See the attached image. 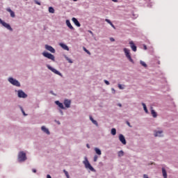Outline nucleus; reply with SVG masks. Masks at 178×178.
Instances as JSON below:
<instances>
[{
  "mask_svg": "<svg viewBox=\"0 0 178 178\" xmlns=\"http://www.w3.org/2000/svg\"><path fill=\"white\" fill-rule=\"evenodd\" d=\"M47 178H52V177H51V175H47Z\"/></svg>",
  "mask_w": 178,
  "mask_h": 178,
  "instance_id": "nucleus-48",
  "label": "nucleus"
},
{
  "mask_svg": "<svg viewBox=\"0 0 178 178\" xmlns=\"http://www.w3.org/2000/svg\"><path fill=\"white\" fill-rule=\"evenodd\" d=\"M58 112L60 113L62 116H63V111H62V109H59Z\"/></svg>",
  "mask_w": 178,
  "mask_h": 178,
  "instance_id": "nucleus-39",
  "label": "nucleus"
},
{
  "mask_svg": "<svg viewBox=\"0 0 178 178\" xmlns=\"http://www.w3.org/2000/svg\"><path fill=\"white\" fill-rule=\"evenodd\" d=\"M143 178H149V177H148V175H147L146 174H144L143 175Z\"/></svg>",
  "mask_w": 178,
  "mask_h": 178,
  "instance_id": "nucleus-46",
  "label": "nucleus"
},
{
  "mask_svg": "<svg viewBox=\"0 0 178 178\" xmlns=\"http://www.w3.org/2000/svg\"><path fill=\"white\" fill-rule=\"evenodd\" d=\"M120 143H122V144H123V145H126V144H127V142L126 141V138H124V136L122 134H120L119 135V137H118Z\"/></svg>",
  "mask_w": 178,
  "mask_h": 178,
  "instance_id": "nucleus-11",
  "label": "nucleus"
},
{
  "mask_svg": "<svg viewBox=\"0 0 178 178\" xmlns=\"http://www.w3.org/2000/svg\"><path fill=\"white\" fill-rule=\"evenodd\" d=\"M127 126H129V127H131V125L130 124L129 121H127Z\"/></svg>",
  "mask_w": 178,
  "mask_h": 178,
  "instance_id": "nucleus-45",
  "label": "nucleus"
},
{
  "mask_svg": "<svg viewBox=\"0 0 178 178\" xmlns=\"http://www.w3.org/2000/svg\"><path fill=\"white\" fill-rule=\"evenodd\" d=\"M153 133H154L153 136L154 137H159V138L163 137V131H162V130L155 129V130L153 131Z\"/></svg>",
  "mask_w": 178,
  "mask_h": 178,
  "instance_id": "nucleus-9",
  "label": "nucleus"
},
{
  "mask_svg": "<svg viewBox=\"0 0 178 178\" xmlns=\"http://www.w3.org/2000/svg\"><path fill=\"white\" fill-rule=\"evenodd\" d=\"M59 45L63 48V49H65V51H69V47H67L65 43H59Z\"/></svg>",
  "mask_w": 178,
  "mask_h": 178,
  "instance_id": "nucleus-21",
  "label": "nucleus"
},
{
  "mask_svg": "<svg viewBox=\"0 0 178 178\" xmlns=\"http://www.w3.org/2000/svg\"><path fill=\"white\" fill-rule=\"evenodd\" d=\"M104 83H105V84H106V86H109V84H111L110 83H109V81H108V80H106V79H104Z\"/></svg>",
  "mask_w": 178,
  "mask_h": 178,
  "instance_id": "nucleus-37",
  "label": "nucleus"
},
{
  "mask_svg": "<svg viewBox=\"0 0 178 178\" xmlns=\"http://www.w3.org/2000/svg\"><path fill=\"white\" fill-rule=\"evenodd\" d=\"M42 55L44 58H47V59H49L50 60H52V62H55V56H54V54H52L48 51H43L42 53Z\"/></svg>",
  "mask_w": 178,
  "mask_h": 178,
  "instance_id": "nucleus-4",
  "label": "nucleus"
},
{
  "mask_svg": "<svg viewBox=\"0 0 178 178\" xmlns=\"http://www.w3.org/2000/svg\"><path fill=\"white\" fill-rule=\"evenodd\" d=\"M113 2H118V0H112Z\"/></svg>",
  "mask_w": 178,
  "mask_h": 178,
  "instance_id": "nucleus-52",
  "label": "nucleus"
},
{
  "mask_svg": "<svg viewBox=\"0 0 178 178\" xmlns=\"http://www.w3.org/2000/svg\"><path fill=\"white\" fill-rule=\"evenodd\" d=\"M73 1H74V2H77L78 0H73Z\"/></svg>",
  "mask_w": 178,
  "mask_h": 178,
  "instance_id": "nucleus-53",
  "label": "nucleus"
},
{
  "mask_svg": "<svg viewBox=\"0 0 178 178\" xmlns=\"http://www.w3.org/2000/svg\"><path fill=\"white\" fill-rule=\"evenodd\" d=\"M111 91H112V94H116V90H115V88H112Z\"/></svg>",
  "mask_w": 178,
  "mask_h": 178,
  "instance_id": "nucleus-38",
  "label": "nucleus"
},
{
  "mask_svg": "<svg viewBox=\"0 0 178 178\" xmlns=\"http://www.w3.org/2000/svg\"><path fill=\"white\" fill-rule=\"evenodd\" d=\"M65 23L70 30H74V28L73 27V26H72V24L70 23V21L69 19H67Z\"/></svg>",
  "mask_w": 178,
  "mask_h": 178,
  "instance_id": "nucleus-20",
  "label": "nucleus"
},
{
  "mask_svg": "<svg viewBox=\"0 0 178 178\" xmlns=\"http://www.w3.org/2000/svg\"><path fill=\"white\" fill-rule=\"evenodd\" d=\"M83 49L85 52H86V54H88V55H91V52H90V51H88V49H87L86 47H83Z\"/></svg>",
  "mask_w": 178,
  "mask_h": 178,
  "instance_id": "nucleus-33",
  "label": "nucleus"
},
{
  "mask_svg": "<svg viewBox=\"0 0 178 178\" xmlns=\"http://www.w3.org/2000/svg\"><path fill=\"white\" fill-rule=\"evenodd\" d=\"M94 162H97L98 161V156L95 155L93 159Z\"/></svg>",
  "mask_w": 178,
  "mask_h": 178,
  "instance_id": "nucleus-35",
  "label": "nucleus"
},
{
  "mask_svg": "<svg viewBox=\"0 0 178 178\" xmlns=\"http://www.w3.org/2000/svg\"><path fill=\"white\" fill-rule=\"evenodd\" d=\"M46 67H47V69H49V70H51V72H52V73H54V74H57L58 76H60V77H63V75L62 74V73H60V72H59L56 69L52 67V66H51L50 65L47 64Z\"/></svg>",
  "mask_w": 178,
  "mask_h": 178,
  "instance_id": "nucleus-5",
  "label": "nucleus"
},
{
  "mask_svg": "<svg viewBox=\"0 0 178 178\" xmlns=\"http://www.w3.org/2000/svg\"><path fill=\"white\" fill-rule=\"evenodd\" d=\"M49 13H55V9L54 8V7H49Z\"/></svg>",
  "mask_w": 178,
  "mask_h": 178,
  "instance_id": "nucleus-28",
  "label": "nucleus"
},
{
  "mask_svg": "<svg viewBox=\"0 0 178 178\" xmlns=\"http://www.w3.org/2000/svg\"><path fill=\"white\" fill-rule=\"evenodd\" d=\"M118 106H120V108H122V104L120 103V104H118Z\"/></svg>",
  "mask_w": 178,
  "mask_h": 178,
  "instance_id": "nucleus-50",
  "label": "nucleus"
},
{
  "mask_svg": "<svg viewBox=\"0 0 178 178\" xmlns=\"http://www.w3.org/2000/svg\"><path fill=\"white\" fill-rule=\"evenodd\" d=\"M64 58L66 59V60H67V62L69 63H73V60H72V59H70L69 57H67V56H64Z\"/></svg>",
  "mask_w": 178,
  "mask_h": 178,
  "instance_id": "nucleus-27",
  "label": "nucleus"
},
{
  "mask_svg": "<svg viewBox=\"0 0 178 178\" xmlns=\"http://www.w3.org/2000/svg\"><path fill=\"white\" fill-rule=\"evenodd\" d=\"M89 119L90 120V122H92V123L93 124H95V126H96L97 127H98V122H97V120H94V118H92V116L90 115Z\"/></svg>",
  "mask_w": 178,
  "mask_h": 178,
  "instance_id": "nucleus-18",
  "label": "nucleus"
},
{
  "mask_svg": "<svg viewBox=\"0 0 178 178\" xmlns=\"http://www.w3.org/2000/svg\"><path fill=\"white\" fill-rule=\"evenodd\" d=\"M110 41H111V42H115V38H111Z\"/></svg>",
  "mask_w": 178,
  "mask_h": 178,
  "instance_id": "nucleus-42",
  "label": "nucleus"
},
{
  "mask_svg": "<svg viewBox=\"0 0 178 178\" xmlns=\"http://www.w3.org/2000/svg\"><path fill=\"white\" fill-rule=\"evenodd\" d=\"M86 147H87V148H88V149L90 148V145H88V144H86Z\"/></svg>",
  "mask_w": 178,
  "mask_h": 178,
  "instance_id": "nucleus-49",
  "label": "nucleus"
},
{
  "mask_svg": "<svg viewBox=\"0 0 178 178\" xmlns=\"http://www.w3.org/2000/svg\"><path fill=\"white\" fill-rule=\"evenodd\" d=\"M17 160L18 162H26V161H27V155L26 154V152H24V151H20L18 153V156H17Z\"/></svg>",
  "mask_w": 178,
  "mask_h": 178,
  "instance_id": "nucleus-3",
  "label": "nucleus"
},
{
  "mask_svg": "<svg viewBox=\"0 0 178 178\" xmlns=\"http://www.w3.org/2000/svg\"><path fill=\"white\" fill-rule=\"evenodd\" d=\"M65 108H70V105L72 104V100L69 99H65L63 102Z\"/></svg>",
  "mask_w": 178,
  "mask_h": 178,
  "instance_id": "nucleus-12",
  "label": "nucleus"
},
{
  "mask_svg": "<svg viewBox=\"0 0 178 178\" xmlns=\"http://www.w3.org/2000/svg\"><path fill=\"white\" fill-rule=\"evenodd\" d=\"M83 163L87 170H90V172H93L95 173V172H97V170H95V168L92 167V165H91V163H90V161H88V159H87V157H84V161H83Z\"/></svg>",
  "mask_w": 178,
  "mask_h": 178,
  "instance_id": "nucleus-1",
  "label": "nucleus"
},
{
  "mask_svg": "<svg viewBox=\"0 0 178 178\" xmlns=\"http://www.w3.org/2000/svg\"><path fill=\"white\" fill-rule=\"evenodd\" d=\"M0 24L3 26V27H5L7 30L9 31H13V29L12 26H10V24L5 22V21L2 20V19L0 18Z\"/></svg>",
  "mask_w": 178,
  "mask_h": 178,
  "instance_id": "nucleus-8",
  "label": "nucleus"
},
{
  "mask_svg": "<svg viewBox=\"0 0 178 178\" xmlns=\"http://www.w3.org/2000/svg\"><path fill=\"white\" fill-rule=\"evenodd\" d=\"M55 104H56V105H57V106L59 107L60 109H66L65 106H63V104L60 103V102H59L58 100L56 101Z\"/></svg>",
  "mask_w": 178,
  "mask_h": 178,
  "instance_id": "nucleus-16",
  "label": "nucleus"
},
{
  "mask_svg": "<svg viewBox=\"0 0 178 178\" xmlns=\"http://www.w3.org/2000/svg\"><path fill=\"white\" fill-rule=\"evenodd\" d=\"M123 51L125 54L126 58H128L129 62H131V63H134V60H133V58H131V55H130V50L127 48H124Z\"/></svg>",
  "mask_w": 178,
  "mask_h": 178,
  "instance_id": "nucleus-6",
  "label": "nucleus"
},
{
  "mask_svg": "<svg viewBox=\"0 0 178 178\" xmlns=\"http://www.w3.org/2000/svg\"><path fill=\"white\" fill-rule=\"evenodd\" d=\"M162 174L163 178H168V172H166L165 168H162Z\"/></svg>",
  "mask_w": 178,
  "mask_h": 178,
  "instance_id": "nucleus-23",
  "label": "nucleus"
},
{
  "mask_svg": "<svg viewBox=\"0 0 178 178\" xmlns=\"http://www.w3.org/2000/svg\"><path fill=\"white\" fill-rule=\"evenodd\" d=\"M118 88H119L120 90H124L125 86H124V85H122V84H120V83H118Z\"/></svg>",
  "mask_w": 178,
  "mask_h": 178,
  "instance_id": "nucleus-30",
  "label": "nucleus"
},
{
  "mask_svg": "<svg viewBox=\"0 0 178 178\" xmlns=\"http://www.w3.org/2000/svg\"><path fill=\"white\" fill-rule=\"evenodd\" d=\"M129 45H130L132 51H134V52L137 51V46H136V44H134V42H133V40L129 42Z\"/></svg>",
  "mask_w": 178,
  "mask_h": 178,
  "instance_id": "nucleus-13",
  "label": "nucleus"
},
{
  "mask_svg": "<svg viewBox=\"0 0 178 178\" xmlns=\"http://www.w3.org/2000/svg\"><path fill=\"white\" fill-rule=\"evenodd\" d=\"M41 130H42V131H43V133H45L46 134H47V136H49V134H51L49 129L48 128H46L45 126H42Z\"/></svg>",
  "mask_w": 178,
  "mask_h": 178,
  "instance_id": "nucleus-14",
  "label": "nucleus"
},
{
  "mask_svg": "<svg viewBox=\"0 0 178 178\" xmlns=\"http://www.w3.org/2000/svg\"><path fill=\"white\" fill-rule=\"evenodd\" d=\"M6 11L8 12L10 14V16L12 17H16V15H15V12L10 9V8H6Z\"/></svg>",
  "mask_w": 178,
  "mask_h": 178,
  "instance_id": "nucleus-17",
  "label": "nucleus"
},
{
  "mask_svg": "<svg viewBox=\"0 0 178 178\" xmlns=\"http://www.w3.org/2000/svg\"><path fill=\"white\" fill-rule=\"evenodd\" d=\"M95 152L97 155H102V152L101 151V149L98 147L95 148Z\"/></svg>",
  "mask_w": 178,
  "mask_h": 178,
  "instance_id": "nucleus-24",
  "label": "nucleus"
},
{
  "mask_svg": "<svg viewBox=\"0 0 178 178\" xmlns=\"http://www.w3.org/2000/svg\"><path fill=\"white\" fill-rule=\"evenodd\" d=\"M152 165H154V163H152Z\"/></svg>",
  "mask_w": 178,
  "mask_h": 178,
  "instance_id": "nucleus-54",
  "label": "nucleus"
},
{
  "mask_svg": "<svg viewBox=\"0 0 178 178\" xmlns=\"http://www.w3.org/2000/svg\"><path fill=\"white\" fill-rule=\"evenodd\" d=\"M18 108H19L20 111H24L23 107L20 105H18Z\"/></svg>",
  "mask_w": 178,
  "mask_h": 178,
  "instance_id": "nucleus-43",
  "label": "nucleus"
},
{
  "mask_svg": "<svg viewBox=\"0 0 178 178\" xmlns=\"http://www.w3.org/2000/svg\"><path fill=\"white\" fill-rule=\"evenodd\" d=\"M111 134H112V136H116V129L115 128L111 129Z\"/></svg>",
  "mask_w": 178,
  "mask_h": 178,
  "instance_id": "nucleus-29",
  "label": "nucleus"
},
{
  "mask_svg": "<svg viewBox=\"0 0 178 178\" xmlns=\"http://www.w3.org/2000/svg\"><path fill=\"white\" fill-rule=\"evenodd\" d=\"M21 112L22 113L24 116H27V114L26 113V112H24V110H22Z\"/></svg>",
  "mask_w": 178,
  "mask_h": 178,
  "instance_id": "nucleus-40",
  "label": "nucleus"
},
{
  "mask_svg": "<svg viewBox=\"0 0 178 178\" xmlns=\"http://www.w3.org/2000/svg\"><path fill=\"white\" fill-rule=\"evenodd\" d=\"M32 172H33V173H37V170L33 169V170H32Z\"/></svg>",
  "mask_w": 178,
  "mask_h": 178,
  "instance_id": "nucleus-47",
  "label": "nucleus"
},
{
  "mask_svg": "<svg viewBox=\"0 0 178 178\" xmlns=\"http://www.w3.org/2000/svg\"><path fill=\"white\" fill-rule=\"evenodd\" d=\"M151 109V114L153 116V118H157L158 117V113L155 111V110H154L153 107L150 108Z\"/></svg>",
  "mask_w": 178,
  "mask_h": 178,
  "instance_id": "nucleus-19",
  "label": "nucleus"
},
{
  "mask_svg": "<svg viewBox=\"0 0 178 178\" xmlns=\"http://www.w3.org/2000/svg\"><path fill=\"white\" fill-rule=\"evenodd\" d=\"M118 155L119 158H122V156L124 155V152H123V150H120L118 152Z\"/></svg>",
  "mask_w": 178,
  "mask_h": 178,
  "instance_id": "nucleus-25",
  "label": "nucleus"
},
{
  "mask_svg": "<svg viewBox=\"0 0 178 178\" xmlns=\"http://www.w3.org/2000/svg\"><path fill=\"white\" fill-rule=\"evenodd\" d=\"M15 92H17L18 98L26 99L27 98V97H29V95H27V94H26V92H24L23 90H15Z\"/></svg>",
  "mask_w": 178,
  "mask_h": 178,
  "instance_id": "nucleus-7",
  "label": "nucleus"
},
{
  "mask_svg": "<svg viewBox=\"0 0 178 178\" xmlns=\"http://www.w3.org/2000/svg\"><path fill=\"white\" fill-rule=\"evenodd\" d=\"M72 21L76 26V27H81V24L76 17H72Z\"/></svg>",
  "mask_w": 178,
  "mask_h": 178,
  "instance_id": "nucleus-15",
  "label": "nucleus"
},
{
  "mask_svg": "<svg viewBox=\"0 0 178 178\" xmlns=\"http://www.w3.org/2000/svg\"><path fill=\"white\" fill-rule=\"evenodd\" d=\"M88 33H90V34H91L92 37H94V33H92V31H88Z\"/></svg>",
  "mask_w": 178,
  "mask_h": 178,
  "instance_id": "nucleus-44",
  "label": "nucleus"
},
{
  "mask_svg": "<svg viewBox=\"0 0 178 178\" xmlns=\"http://www.w3.org/2000/svg\"><path fill=\"white\" fill-rule=\"evenodd\" d=\"M8 83H10V84H11L12 86H14V87H22V84H20V82L17 81V79L12 76H9L8 78Z\"/></svg>",
  "mask_w": 178,
  "mask_h": 178,
  "instance_id": "nucleus-2",
  "label": "nucleus"
},
{
  "mask_svg": "<svg viewBox=\"0 0 178 178\" xmlns=\"http://www.w3.org/2000/svg\"><path fill=\"white\" fill-rule=\"evenodd\" d=\"M144 49H147V45H144Z\"/></svg>",
  "mask_w": 178,
  "mask_h": 178,
  "instance_id": "nucleus-51",
  "label": "nucleus"
},
{
  "mask_svg": "<svg viewBox=\"0 0 178 178\" xmlns=\"http://www.w3.org/2000/svg\"><path fill=\"white\" fill-rule=\"evenodd\" d=\"M105 22H106V23H108V24H110V26H111V27H113V29H114V30H116V27L115 26V25H113V24L112 23V22L111 21V19H106Z\"/></svg>",
  "mask_w": 178,
  "mask_h": 178,
  "instance_id": "nucleus-22",
  "label": "nucleus"
},
{
  "mask_svg": "<svg viewBox=\"0 0 178 178\" xmlns=\"http://www.w3.org/2000/svg\"><path fill=\"white\" fill-rule=\"evenodd\" d=\"M140 63L142 66H143V67H147V63H145V62L143 61V60H140Z\"/></svg>",
  "mask_w": 178,
  "mask_h": 178,
  "instance_id": "nucleus-31",
  "label": "nucleus"
},
{
  "mask_svg": "<svg viewBox=\"0 0 178 178\" xmlns=\"http://www.w3.org/2000/svg\"><path fill=\"white\" fill-rule=\"evenodd\" d=\"M142 106H143V110L145 113H148V109L147 108V105L145 103H142Z\"/></svg>",
  "mask_w": 178,
  "mask_h": 178,
  "instance_id": "nucleus-26",
  "label": "nucleus"
},
{
  "mask_svg": "<svg viewBox=\"0 0 178 178\" xmlns=\"http://www.w3.org/2000/svg\"><path fill=\"white\" fill-rule=\"evenodd\" d=\"M44 48H45V49H47V51H49L51 54H55V52H56V51L54 49V48L52 47V46H51V45L45 44Z\"/></svg>",
  "mask_w": 178,
  "mask_h": 178,
  "instance_id": "nucleus-10",
  "label": "nucleus"
},
{
  "mask_svg": "<svg viewBox=\"0 0 178 178\" xmlns=\"http://www.w3.org/2000/svg\"><path fill=\"white\" fill-rule=\"evenodd\" d=\"M63 173H65L67 178H70V176L69 175V172L66 170H63Z\"/></svg>",
  "mask_w": 178,
  "mask_h": 178,
  "instance_id": "nucleus-32",
  "label": "nucleus"
},
{
  "mask_svg": "<svg viewBox=\"0 0 178 178\" xmlns=\"http://www.w3.org/2000/svg\"><path fill=\"white\" fill-rule=\"evenodd\" d=\"M54 122H55V123H57V124L60 125V121L55 120Z\"/></svg>",
  "mask_w": 178,
  "mask_h": 178,
  "instance_id": "nucleus-41",
  "label": "nucleus"
},
{
  "mask_svg": "<svg viewBox=\"0 0 178 178\" xmlns=\"http://www.w3.org/2000/svg\"><path fill=\"white\" fill-rule=\"evenodd\" d=\"M49 94H51V95H54V97H56V94L54 92V90H50Z\"/></svg>",
  "mask_w": 178,
  "mask_h": 178,
  "instance_id": "nucleus-34",
  "label": "nucleus"
},
{
  "mask_svg": "<svg viewBox=\"0 0 178 178\" xmlns=\"http://www.w3.org/2000/svg\"><path fill=\"white\" fill-rule=\"evenodd\" d=\"M35 3H36V5H39L41 6V3L40 1H38V0H34Z\"/></svg>",
  "mask_w": 178,
  "mask_h": 178,
  "instance_id": "nucleus-36",
  "label": "nucleus"
}]
</instances>
